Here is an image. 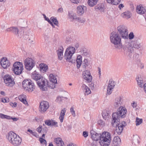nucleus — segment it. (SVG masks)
<instances>
[{
	"mask_svg": "<svg viewBox=\"0 0 146 146\" xmlns=\"http://www.w3.org/2000/svg\"><path fill=\"white\" fill-rule=\"evenodd\" d=\"M117 111L112 114V119L111 121V124L113 126L117 125L118 123L119 122V118H124L126 114L127 110L125 107L123 106L119 107Z\"/></svg>",
	"mask_w": 146,
	"mask_h": 146,
	"instance_id": "f03ea898",
	"label": "nucleus"
},
{
	"mask_svg": "<svg viewBox=\"0 0 146 146\" xmlns=\"http://www.w3.org/2000/svg\"><path fill=\"white\" fill-rule=\"evenodd\" d=\"M31 76L32 78L36 81V83L38 82V84H40L39 81L43 77L40 74L36 72V70L32 73Z\"/></svg>",
	"mask_w": 146,
	"mask_h": 146,
	"instance_id": "2eb2a0df",
	"label": "nucleus"
},
{
	"mask_svg": "<svg viewBox=\"0 0 146 146\" xmlns=\"http://www.w3.org/2000/svg\"><path fill=\"white\" fill-rule=\"evenodd\" d=\"M1 102H3V103H5V102H8V100H7L5 98H2L1 99Z\"/></svg>",
	"mask_w": 146,
	"mask_h": 146,
	"instance_id": "13d9d810",
	"label": "nucleus"
},
{
	"mask_svg": "<svg viewBox=\"0 0 146 146\" xmlns=\"http://www.w3.org/2000/svg\"><path fill=\"white\" fill-rule=\"evenodd\" d=\"M121 143L120 138L118 137H115L111 142V145L112 146H119Z\"/></svg>",
	"mask_w": 146,
	"mask_h": 146,
	"instance_id": "6ab92c4d",
	"label": "nucleus"
},
{
	"mask_svg": "<svg viewBox=\"0 0 146 146\" xmlns=\"http://www.w3.org/2000/svg\"><path fill=\"white\" fill-rule=\"evenodd\" d=\"M66 112V110L65 108H63L61 111L60 116L59 117V119L61 123H62L63 121L64 116L65 115Z\"/></svg>",
	"mask_w": 146,
	"mask_h": 146,
	"instance_id": "7c9ffc66",
	"label": "nucleus"
},
{
	"mask_svg": "<svg viewBox=\"0 0 146 146\" xmlns=\"http://www.w3.org/2000/svg\"><path fill=\"white\" fill-rule=\"evenodd\" d=\"M141 43H139L137 40H132L130 43L125 42L123 46L124 51L129 53H132L133 51V48L135 49H138L141 47Z\"/></svg>",
	"mask_w": 146,
	"mask_h": 146,
	"instance_id": "20e7f679",
	"label": "nucleus"
},
{
	"mask_svg": "<svg viewBox=\"0 0 146 146\" xmlns=\"http://www.w3.org/2000/svg\"><path fill=\"white\" fill-rule=\"evenodd\" d=\"M86 7L84 6H79L77 7V13L79 16L83 15L84 11V10L86 9Z\"/></svg>",
	"mask_w": 146,
	"mask_h": 146,
	"instance_id": "412c9836",
	"label": "nucleus"
},
{
	"mask_svg": "<svg viewBox=\"0 0 146 146\" xmlns=\"http://www.w3.org/2000/svg\"><path fill=\"white\" fill-rule=\"evenodd\" d=\"M49 107L48 103L46 101H42L39 107V111L42 113H44Z\"/></svg>",
	"mask_w": 146,
	"mask_h": 146,
	"instance_id": "9b49d317",
	"label": "nucleus"
},
{
	"mask_svg": "<svg viewBox=\"0 0 146 146\" xmlns=\"http://www.w3.org/2000/svg\"><path fill=\"white\" fill-rule=\"evenodd\" d=\"M139 137L137 135L133 136V143H134L135 144L136 143H139Z\"/></svg>",
	"mask_w": 146,
	"mask_h": 146,
	"instance_id": "ea45409f",
	"label": "nucleus"
},
{
	"mask_svg": "<svg viewBox=\"0 0 146 146\" xmlns=\"http://www.w3.org/2000/svg\"><path fill=\"white\" fill-rule=\"evenodd\" d=\"M83 78L88 82H90L92 79V77L91 75L90 71L87 70L83 72Z\"/></svg>",
	"mask_w": 146,
	"mask_h": 146,
	"instance_id": "4468645a",
	"label": "nucleus"
},
{
	"mask_svg": "<svg viewBox=\"0 0 146 146\" xmlns=\"http://www.w3.org/2000/svg\"><path fill=\"white\" fill-rule=\"evenodd\" d=\"M138 86L141 88H143V82L142 78L141 76H138L136 78Z\"/></svg>",
	"mask_w": 146,
	"mask_h": 146,
	"instance_id": "cd10ccee",
	"label": "nucleus"
},
{
	"mask_svg": "<svg viewBox=\"0 0 146 146\" xmlns=\"http://www.w3.org/2000/svg\"><path fill=\"white\" fill-rule=\"evenodd\" d=\"M104 5L102 4H98L95 7V9L97 11H103L104 10Z\"/></svg>",
	"mask_w": 146,
	"mask_h": 146,
	"instance_id": "4c0bfd02",
	"label": "nucleus"
},
{
	"mask_svg": "<svg viewBox=\"0 0 146 146\" xmlns=\"http://www.w3.org/2000/svg\"><path fill=\"white\" fill-rule=\"evenodd\" d=\"M75 52V48L73 47L70 46L66 48L64 54V58L67 61L73 63L75 62V60L72 57Z\"/></svg>",
	"mask_w": 146,
	"mask_h": 146,
	"instance_id": "39448f33",
	"label": "nucleus"
},
{
	"mask_svg": "<svg viewBox=\"0 0 146 146\" xmlns=\"http://www.w3.org/2000/svg\"><path fill=\"white\" fill-rule=\"evenodd\" d=\"M55 142L57 146H64V142L60 138H56L55 140Z\"/></svg>",
	"mask_w": 146,
	"mask_h": 146,
	"instance_id": "c85d7f7f",
	"label": "nucleus"
},
{
	"mask_svg": "<svg viewBox=\"0 0 146 146\" xmlns=\"http://www.w3.org/2000/svg\"><path fill=\"white\" fill-rule=\"evenodd\" d=\"M25 65L27 70H31L34 66V62L31 58H28L24 61Z\"/></svg>",
	"mask_w": 146,
	"mask_h": 146,
	"instance_id": "1a4fd4ad",
	"label": "nucleus"
},
{
	"mask_svg": "<svg viewBox=\"0 0 146 146\" xmlns=\"http://www.w3.org/2000/svg\"><path fill=\"white\" fill-rule=\"evenodd\" d=\"M23 69V65L21 62H16L13 64V70L15 74H21Z\"/></svg>",
	"mask_w": 146,
	"mask_h": 146,
	"instance_id": "6e6552de",
	"label": "nucleus"
},
{
	"mask_svg": "<svg viewBox=\"0 0 146 146\" xmlns=\"http://www.w3.org/2000/svg\"><path fill=\"white\" fill-rule=\"evenodd\" d=\"M22 142L21 139L19 137L18 135L16 136V138L14 141L11 143L14 146H18L20 145Z\"/></svg>",
	"mask_w": 146,
	"mask_h": 146,
	"instance_id": "aec40b11",
	"label": "nucleus"
},
{
	"mask_svg": "<svg viewBox=\"0 0 146 146\" xmlns=\"http://www.w3.org/2000/svg\"><path fill=\"white\" fill-rule=\"evenodd\" d=\"M114 82L111 80H109L108 85L107 88V93L106 94L110 95L112 93V90L115 86Z\"/></svg>",
	"mask_w": 146,
	"mask_h": 146,
	"instance_id": "dca6fc26",
	"label": "nucleus"
},
{
	"mask_svg": "<svg viewBox=\"0 0 146 146\" xmlns=\"http://www.w3.org/2000/svg\"><path fill=\"white\" fill-rule=\"evenodd\" d=\"M63 48L62 46H60L57 51V54L58 58L61 60L63 57Z\"/></svg>",
	"mask_w": 146,
	"mask_h": 146,
	"instance_id": "bb28decb",
	"label": "nucleus"
},
{
	"mask_svg": "<svg viewBox=\"0 0 146 146\" xmlns=\"http://www.w3.org/2000/svg\"><path fill=\"white\" fill-rule=\"evenodd\" d=\"M43 16L45 20L47 21L48 22L50 21L48 17H47L45 14H43Z\"/></svg>",
	"mask_w": 146,
	"mask_h": 146,
	"instance_id": "6e6d98bb",
	"label": "nucleus"
},
{
	"mask_svg": "<svg viewBox=\"0 0 146 146\" xmlns=\"http://www.w3.org/2000/svg\"><path fill=\"white\" fill-rule=\"evenodd\" d=\"M122 98L120 97H119L115 98L113 104V106L115 108H117L121 105L122 103Z\"/></svg>",
	"mask_w": 146,
	"mask_h": 146,
	"instance_id": "5701e85b",
	"label": "nucleus"
},
{
	"mask_svg": "<svg viewBox=\"0 0 146 146\" xmlns=\"http://www.w3.org/2000/svg\"><path fill=\"white\" fill-rule=\"evenodd\" d=\"M0 63L2 67L5 69L9 67L10 65V63L9 61L6 59L4 58L1 59Z\"/></svg>",
	"mask_w": 146,
	"mask_h": 146,
	"instance_id": "a211bd4d",
	"label": "nucleus"
},
{
	"mask_svg": "<svg viewBox=\"0 0 146 146\" xmlns=\"http://www.w3.org/2000/svg\"><path fill=\"white\" fill-rule=\"evenodd\" d=\"M134 37V35L133 32H131L128 35V38L129 39L132 40L133 39Z\"/></svg>",
	"mask_w": 146,
	"mask_h": 146,
	"instance_id": "8fccbe9b",
	"label": "nucleus"
},
{
	"mask_svg": "<svg viewBox=\"0 0 146 146\" xmlns=\"http://www.w3.org/2000/svg\"><path fill=\"white\" fill-rule=\"evenodd\" d=\"M121 15L123 18L128 19L131 17L132 16V13L129 11H126L122 13Z\"/></svg>",
	"mask_w": 146,
	"mask_h": 146,
	"instance_id": "393cba45",
	"label": "nucleus"
},
{
	"mask_svg": "<svg viewBox=\"0 0 146 146\" xmlns=\"http://www.w3.org/2000/svg\"><path fill=\"white\" fill-rule=\"evenodd\" d=\"M82 57L81 56H77V59L76 60L77 68H79L82 63Z\"/></svg>",
	"mask_w": 146,
	"mask_h": 146,
	"instance_id": "f704fd0d",
	"label": "nucleus"
},
{
	"mask_svg": "<svg viewBox=\"0 0 146 146\" xmlns=\"http://www.w3.org/2000/svg\"><path fill=\"white\" fill-rule=\"evenodd\" d=\"M118 33H119L121 37L128 40V32L127 27L123 25H119L117 27Z\"/></svg>",
	"mask_w": 146,
	"mask_h": 146,
	"instance_id": "0eeeda50",
	"label": "nucleus"
},
{
	"mask_svg": "<svg viewBox=\"0 0 146 146\" xmlns=\"http://www.w3.org/2000/svg\"><path fill=\"white\" fill-rule=\"evenodd\" d=\"M98 1V0H88V3L89 6L93 7L97 3Z\"/></svg>",
	"mask_w": 146,
	"mask_h": 146,
	"instance_id": "e433bc0d",
	"label": "nucleus"
},
{
	"mask_svg": "<svg viewBox=\"0 0 146 146\" xmlns=\"http://www.w3.org/2000/svg\"><path fill=\"white\" fill-rule=\"evenodd\" d=\"M68 18L71 21H73L74 19H76V16L75 14L72 12H69L68 13Z\"/></svg>",
	"mask_w": 146,
	"mask_h": 146,
	"instance_id": "72a5a7b5",
	"label": "nucleus"
},
{
	"mask_svg": "<svg viewBox=\"0 0 146 146\" xmlns=\"http://www.w3.org/2000/svg\"><path fill=\"white\" fill-rule=\"evenodd\" d=\"M39 84L36 83L40 88L43 91H46L47 88V81L43 77L39 81Z\"/></svg>",
	"mask_w": 146,
	"mask_h": 146,
	"instance_id": "f8f14e48",
	"label": "nucleus"
},
{
	"mask_svg": "<svg viewBox=\"0 0 146 146\" xmlns=\"http://www.w3.org/2000/svg\"><path fill=\"white\" fill-rule=\"evenodd\" d=\"M40 71L43 73L45 72L48 69L47 65L41 63L39 65Z\"/></svg>",
	"mask_w": 146,
	"mask_h": 146,
	"instance_id": "c756f323",
	"label": "nucleus"
},
{
	"mask_svg": "<svg viewBox=\"0 0 146 146\" xmlns=\"http://www.w3.org/2000/svg\"><path fill=\"white\" fill-rule=\"evenodd\" d=\"M22 86L25 90L32 92L35 89L34 84L30 79L25 80L22 83Z\"/></svg>",
	"mask_w": 146,
	"mask_h": 146,
	"instance_id": "423d86ee",
	"label": "nucleus"
},
{
	"mask_svg": "<svg viewBox=\"0 0 146 146\" xmlns=\"http://www.w3.org/2000/svg\"><path fill=\"white\" fill-rule=\"evenodd\" d=\"M42 126H39L37 128L36 130L39 133H40L42 129Z\"/></svg>",
	"mask_w": 146,
	"mask_h": 146,
	"instance_id": "864d4df0",
	"label": "nucleus"
},
{
	"mask_svg": "<svg viewBox=\"0 0 146 146\" xmlns=\"http://www.w3.org/2000/svg\"><path fill=\"white\" fill-rule=\"evenodd\" d=\"M70 112L74 117H75L76 116V113L75 111L74 110V108L73 106H72L70 109Z\"/></svg>",
	"mask_w": 146,
	"mask_h": 146,
	"instance_id": "49530a36",
	"label": "nucleus"
},
{
	"mask_svg": "<svg viewBox=\"0 0 146 146\" xmlns=\"http://www.w3.org/2000/svg\"><path fill=\"white\" fill-rule=\"evenodd\" d=\"M136 124L137 126L140 124L142 122V119H141L138 118L137 117L136 118Z\"/></svg>",
	"mask_w": 146,
	"mask_h": 146,
	"instance_id": "a18cd8bd",
	"label": "nucleus"
},
{
	"mask_svg": "<svg viewBox=\"0 0 146 146\" xmlns=\"http://www.w3.org/2000/svg\"><path fill=\"white\" fill-rule=\"evenodd\" d=\"M58 12L62 13L63 11V9L62 8H60L58 9Z\"/></svg>",
	"mask_w": 146,
	"mask_h": 146,
	"instance_id": "69168bd1",
	"label": "nucleus"
},
{
	"mask_svg": "<svg viewBox=\"0 0 146 146\" xmlns=\"http://www.w3.org/2000/svg\"><path fill=\"white\" fill-rule=\"evenodd\" d=\"M4 82L6 86L12 87L14 86L15 82L11 76L6 75L4 76Z\"/></svg>",
	"mask_w": 146,
	"mask_h": 146,
	"instance_id": "9d476101",
	"label": "nucleus"
},
{
	"mask_svg": "<svg viewBox=\"0 0 146 146\" xmlns=\"http://www.w3.org/2000/svg\"><path fill=\"white\" fill-rule=\"evenodd\" d=\"M131 106L133 108H135L137 106V104L135 102H133L131 104Z\"/></svg>",
	"mask_w": 146,
	"mask_h": 146,
	"instance_id": "052dcab7",
	"label": "nucleus"
},
{
	"mask_svg": "<svg viewBox=\"0 0 146 146\" xmlns=\"http://www.w3.org/2000/svg\"><path fill=\"white\" fill-rule=\"evenodd\" d=\"M19 98L20 101L25 105L28 104L26 100V96L24 94L20 95L19 96Z\"/></svg>",
	"mask_w": 146,
	"mask_h": 146,
	"instance_id": "2f4dec72",
	"label": "nucleus"
},
{
	"mask_svg": "<svg viewBox=\"0 0 146 146\" xmlns=\"http://www.w3.org/2000/svg\"><path fill=\"white\" fill-rule=\"evenodd\" d=\"M17 104L16 102H14V103H11V104H10V105L12 107H15L17 106Z\"/></svg>",
	"mask_w": 146,
	"mask_h": 146,
	"instance_id": "680f3d73",
	"label": "nucleus"
},
{
	"mask_svg": "<svg viewBox=\"0 0 146 146\" xmlns=\"http://www.w3.org/2000/svg\"><path fill=\"white\" fill-rule=\"evenodd\" d=\"M63 98V97H58L56 100V101L58 103H60L61 102H62Z\"/></svg>",
	"mask_w": 146,
	"mask_h": 146,
	"instance_id": "de8ad7c7",
	"label": "nucleus"
},
{
	"mask_svg": "<svg viewBox=\"0 0 146 146\" xmlns=\"http://www.w3.org/2000/svg\"><path fill=\"white\" fill-rule=\"evenodd\" d=\"M127 125V123L125 121H122L121 123H118V124L114 127H116V131L117 133L119 135L122 132L123 127Z\"/></svg>",
	"mask_w": 146,
	"mask_h": 146,
	"instance_id": "ddd939ff",
	"label": "nucleus"
},
{
	"mask_svg": "<svg viewBox=\"0 0 146 146\" xmlns=\"http://www.w3.org/2000/svg\"><path fill=\"white\" fill-rule=\"evenodd\" d=\"M88 60L87 59H84L82 64L83 67L85 68L86 67L88 66Z\"/></svg>",
	"mask_w": 146,
	"mask_h": 146,
	"instance_id": "c03bdc74",
	"label": "nucleus"
},
{
	"mask_svg": "<svg viewBox=\"0 0 146 146\" xmlns=\"http://www.w3.org/2000/svg\"><path fill=\"white\" fill-rule=\"evenodd\" d=\"M11 117L10 116L5 115L4 119H11Z\"/></svg>",
	"mask_w": 146,
	"mask_h": 146,
	"instance_id": "bf43d9fd",
	"label": "nucleus"
},
{
	"mask_svg": "<svg viewBox=\"0 0 146 146\" xmlns=\"http://www.w3.org/2000/svg\"><path fill=\"white\" fill-rule=\"evenodd\" d=\"M57 83L50 82V83L49 84L47 82V88H49L53 89L55 87V84H56Z\"/></svg>",
	"mask_w": 146,
	"mask_h": 146,
	"instance_id": "a19ab883",
	"label": "nucleus"
},
{
	"mask_svg": "<svg viewBox=\"0 0 146 146\" xmlns=\"http://www.w3.org/2000/svg\"><path fill=\"white\" fill-rule=\"evenodd\" d=\"M136 11L137 13L140 14H144L146 12L145 8L142 5L137 6L136 7Z\"/></svg>",
	"mask_w": 146,
	"mask_h": 146,
	"instance_id": "4be33fe9",
	"label": "nucleus"
},
{
	"mask_svg": "<svg viewBox=\"0 0 146 146\" xmlns=\"http://www.w3.org/2000/svg\"><path fill=\"white\" fill-rule=\"evenodd\" d=\"M121 1V0H107L108 3L115 5L119 4Z\"/></svg>",
	"mask_w": 146,
	"mask_h": 146,
	"instance_id": "c9c22d12",
	"label": "nucleus"
},
{
	"mask_svg": "<svg viewBox=\"0 0 146 146\" xmlns=\"http://www.w3.org/2000/svg\"><path fill=\"white\" fill-rule=\"evenodd\" d=\"M17 135L13 132L11 131L9 132L7 135L6 137L9 142L11 143L12 142L14 141L16 138V136H17Z\"/></svg>",
	"mask_w": 146,
	"mask_h": 146,
	"instance_id": "f3484780",
	"label": "nucleus"
},
{
	"mask_svg": "<svg viewBox=\"0 0 146 146\" xmlns=\"http://www.w3.org/2000/svg\"><path fill=\"white\" fill-rule=\"evenodd\" d=\"M11 119H13V121H16L18 120V118L16 117H12L11 118Z\"/></svg>",
	"mask_w": 146,
	"mask_h": 146,
	"instance_id": "338daca9",
	"label": "nucleus"
},
{
	"mask_svg": "<svg viewBox=\"0 0 146 146\" xmlns=\"http://www.w3.org/2000/svg\"><path fill=\"white\" fill-rule=\"evenodd\" d=\"M45 124L48 126H54L55 127L58 126L57 123L55 121L51 119V120H46L45 121Z\"/></svg>",
	"mask_w": 146,
	"mask_h": 146,
	"instance_id": "b1692460",
	"label": "nucleus"
},
{
	"mask_svg": "<svg viewBox=\"0 0 146 146\" xmlns=\"http://www.w3.org/2000/svg\"><path fill=\"white\" fill-rule=\"evenodd\" d=\"M83 135L84 137H87L88 136V132L86 131H83Z\"/></svg>",
	"mask_w": 146,
	"mask_h": 146,
	"instance_id": "603ef678",
	"label": "nucleus"
},
{
	"mask_svg": "<svg viewBox=\"0 0 146 146\" xmlns=\"http://www.w3.org/2000/svg\"><path fill=\"white\" fill-rule=\"evenodd\" d=\"M143 90L144 92L146 93V83L145 84L143 85Z\"/></svg>",
	"mask_w": 146,
	"mask_h": 146,
	"instance_id": "e2e57ef3",
	"label": "nucleus"
},
{
	"mask_svg": "<svg viewBox=\"0 0 146 146\" xmlns=\"http://www.w3.org/2000/svg\"><path fill=\"white\" fill-rule=\"evenodd\" d=\"M124 7V5L122 4H120L119 5L118 7L121 9V8H123Z\"/></svg>",
	"mask_w": 146,
	"mask_h": 146,
	"instance_id": "0e129e2a",
	"label": "nucleus"
},
{
	"mask_svg": "<svg viewBox=\"0 0 146 146\" xmlns=\"http://www.w3.org/2000/svg\"><path fill=\"white\" fill-rule=\"evenodd\" d=\"M119 34L115 32H112L110 35V41L116 49L120 50L122 47L121 37Z\"/></svg>",
	"mask_w": 146,
	"mask_h": 146,
	"instance_id": "7ed1b4c3",
	"label": "nucleus"
},
{
	"mask_svg": "<svg viewBox=\"0 0 146 146\" xmlns=\"http://www.w3.org/2000/svg\"><path fill=\"white\" fill-rule=\"evenodd\" d=\"M54 17H52L50 18L52 21L54 23V24L56 26H58V21L56 18H54Z\"/></svg>",
	"mask_w": 146,
	"mask_h": 146,
	"instance_id": "37998d69",
	"label": "nucleus"
},
{
	"mask_svg": "<svg viewBox=\"0 0 146 146\" xmlns=\"http://www.w3.org/2000/svg\"><path fill=\"white\" fill-rule=\"evenodd\" d=\"M90 86L91 87V89L93 90L94 89L96 86L94 85V83H91L90 84Z\"/></svg>",
	"mask_w": 146,
	"mask_h": 146,
	"instance_id": "5fc2aeb1",
	"label": "nucleus"
},
{
	"mask_svg": "<svg viewBox=\"0 0 146 146\" xmlns=\"http://www.w3.org/2000/svg\"><path fill=\"white\" fill-rule=\"evenodd\" d=\"M102 115L103 118L105 120H108L109 119V115L107 112H103Z\"/></svg>",
	"mask_w": 146,
	"mask_h": 146,
	"instance_id": "79ce46f5",
	"label": "nucleus"
},
{
	"mask_svg": "<svg viewBox=\"0 0 146 146\" xmlns=\"http://www.w3.org/2000/svg\"><path fill=\"white\" fill-rule=\"evenodd\" d=\"M49 79L50 82L54 83H57V81L56 77L53 74H50L49 75Z\"/></svg>",
	"mask_w": 146,
	"mask_h": 146,
	"instance_id": "58836bf2",
	"label": "nucleus"
},
{
	"mask_svg": "<svg viewBox=\"0 0 146 146\" xmlns=\"http://www.w3.org/2000/svg\"><path fill=\"white\" fill-rule=\"evenodd\" d=\"M91 138L94 141L100 140L101 146H108L111 141L110 134L108 132H104L102 134H98L92 130L90 131Z\"/></svg>",
	"mask_w": 146,
	"mask_h": 146,
	"instance_id": "f257e3e1",
	"label": "nucleus"
},
{
	"mask_svg": "<svg viewBox=\"0 0 146 146\" xmlns=\"http://www.w3.org/2000/svg\"><path fill=\"white\" fill-rule=\"evenodd\" d=\"M76 20L78 22L81 23H84L85 22V20L84 19L79 17H76Z\"/></svg>",
	"mask_w": 146,
	"mask_h": 146,
	"instance_id": "09e8293b",
	"label": "nucleus"
},
{
	"mask_svg": "<svg viewBox=\"0 0 146 146\" xmlns=\"http://www.w3.org/2000/svg\"><path fill=\"white\" fill-rule=\"evenodd\" d=\"M7 31H11L15 35H17L19 32V29L18 28L15 27H11L8 28L6 29Z\"/></svg>",
	"mask_w": 146,
	"mask_h": 146,
	"instance_id": "473e14b6",
	"label": "nucleus"
},
{
	"mask_svg": "<svg viewBox=\"0 0 146 146\" xmlns=\"http://www.w3.org/2000/svg\"><path fill=\"white\" fill-rule=\"evenodd\" d=\"M5 115L2 113H0V118L3 119H4Z\"/></svg>",
	"mask_w": 146,
	"mask_h": 146,
	"instance_id": "774afa93",
	"label": "nucleus"
},
{
	"mask_svg": "<svg viewBox=\"0 0 146 146\" xmlns=\"http://www.w3.org/2000/svg\"><path fill=\"white\" fill-rule=\"evenodd\" d=\"M82 87L85 95H88L91 93V91L90 89L85 84H82Z\"/></svg>",
	"mask_w": 146,
	"mask_h": 146,
	"instance_id": "a878e982",
	"label": "nucleus"
},
{
	"mask_svg": "<svg viewBox=\"0 0 146 146\" xmlns=\"http://www.w3.org/2000/svg\"><path fill=\"white\" fill-rule=\"evenodd\" d=\"M98 123L99 125H102V126L104 125H105L104 122L101 119L99 120L98 121Z\"/></svg>",
	"mask_w": 146,
	"mask_h": 146,
	"instance_id": "3c124183",
	"label": "nucleus"
},
{
	"mask_svg": "<svg viewBox=\"0 0 146 146\" xmlns=\"http://www.w3.org/2000/svg\"><path fill=\"white\" fill-rule=\"evenodd\" d=\"M71 2L77 4L79 3L78 0H70Z\"/></svg>",
	"mask_w": 146,
	"mask_h": 146,
	"instance_id": "4d7b16f0",
	"label": "nucleus"
}]
</instances>
